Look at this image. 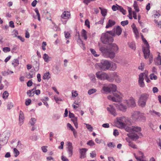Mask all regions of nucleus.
Listing matches in <instances>:
<instances>
[{
    "mask_svg": "<svg viewBox=\"0 0 161 161\" xmlns=\"http://www.w3.org/2000/svg\"><path fill=\"white\" fill-rule=\"evenodd\" d=\"M113 93L114 96L111 95L108 96V98L109 100H111L113 102H119L121 100L122 97L120 93Z\"/></svg>",
    "mask_w": 161,
    "mask_h": 161,
    "instance_id": "5",
    "label": "nucleus"
},
{
    "mask_svg": "<svg viewBox=\"0 0 161 161\" xmlns=\"http://www.w3.org/2000/svg\"><path fill=\"white\" fill-rule=\"evenodd\" d=\"M113 77L114 78V80H115V81L117 83H119L121 81V79L120 77L118 75L115 73H114L113 74Z\"/></svg>",
    "mask_w": 161,
    "mask_h": 161,
    "instance_id": "20",
    "label": "nucleus"
},
{
    "mask_svg": "<svg viewBox=\"0 0 161 161\" xmlns=\"http://www.w3.org/2000/svg\"><path fill=\"white\" fill-rule=\"evenodd\" d=\"M35 11L36 13L37 16H38V20L39 21H40L41 19H40V14L39 13L38 10L37 8H36L35 9Z\"/></svg>",
    "mask_w": 161,
    "mask_h": 161,
    "instance_id": "42",
    "label": "nucleus"
},
{
    "mask_svg": "<svg viewBox=\"0 0 161 161\" xmlns=\"http://www.w3.org/2000/svg\"><path fill=\"white\" fill-rule=\"evenodd\" d=\"M50 78V74L49 72H47L44 73L42 78L43 80H48Z\"/></svg>",
    "mask_w": 161,
    "mask_h": 161,
    "instance_id": "24",
    "label": "nucleus"
},
{
    "mask_svg": "<svg viewBox=\"0 0 161 161\" xmlns=\"http://www.w3.org/2000/svg\"><path fill=\"white\" fill-rule=\"evenodd\" d=\"M97 91V90L95 89L92 88L89 90L88 91V94L89 95H91L94 93H95Z\"/></svg>",
    "mask_w": 161,
    "mask_h": 161,
    "instance_id": "38",
    "label": "nucleus"
},
{
    "mask_svg": "<svg viewBox=\"0 0 161 161\" xmlns=\"http://www.w3.org/2000/svg\"><path fill=\"white\" fill-rule=\"evenodd\" d=\"M103 91L106 92H111V90H110V89L109 87V85L108 87H103Z\"/></svg>",
    "mask_w": 161,
    "mask_h": 161,
    "instance_id": "37",
    "label": "nucleus"
},
{
    "mask_svg": "<svg viewBox=\"0 0 161 161\" xmlns=\"http://www.w3.org/2000/svg\"><path fill=\"white\" fill-rule=\"evenodd\" d=\"M67 126L72 131L74 130L75 129L69 123H68L67 124Z\"/></svg>",
    "mask_w": 161,
    "mask_h": 161,
    "instance_id": "58",
    "label": "nucleus"
},
{
    "mask_svg": "<svg viewBox=\"0 0 161 161\" xmlns=\"http://www.w3.org/2000/svg\"><path fill=\"white\" fill-rule=\"evenodd\" d=\"M67 151L68 153L69 157H71L73 154V149L72 143L70 142H67Z\"/></svg>",
    "mask_w": 161,
    "mask_h": 161,
    "instance_id": "13",
    "label": "nucleus"
},
{
    "mask_svg": "<svg viewBox=\"0 0 161 161\" xmlns=\"http://www.w3.org/2000/svg\"><path fill=\"white\" fill-rule=\"evenodd\" d=\"M150 79H151V80H153V79H154V80H156L157 79V76H156V75H155L154 74H151L150 75Z\"/></svg>",
    "mask_w": 161,
    "mask_h": 161,
    "instance_id": "48",
    "label": "nucleus"
},
{
    "mask_svg": "<svg viewBox=\"0 0 161 161\" xmlns=\"http://www.w3.org/2000/svg\"><path fill=\"white\" fill-rule=\"evenodd\" d=\"M47 147L46 146H43L42 147V151L44 153H46L47 152Z\"/></svg>",
    "mask_w": 161,
    "mask_h": 161,
    "instance_id": "61",
    "label": "nucleus"
},
{
    "mask_svg": "<svg viewBox=\"0 0 161 161\" xmlns=\"http://www.w3.org/2000/svg\"><path fill=\"white\" fill-rule=\"evenodd\" d=\"M126 140L127 142L128 143V145L129 146L134 149L137 148L135 144H134L133 142L131 141L129 139L126 138Z\"/></svg>",
    "mask_w": 161,
    "mask_h": 161,
    "instance_id": "22",
    "label": "nucleus"
},
{
    "mask_svg": "<svg viewBox=\"0 0 161 161\" xmlns=\"http://www.w3.org/2000/svg\"><path fill=\"white\" fill-rule=\"evenodd\" d=\"M36 121V119L35 118H32L30 121V123L31 125H34Z\"/></svg>",
    "mask_w": 161,
    "mask_h": 161,
    "instance_id": "46",
    "label": "nucleus"
},
{
    "mask_svg": "<svg viewBox=\"0 0 161 161\" xmlns=\"http://www.w3.org/2000/svg\"><path fill=\"white\" fill-rule=\"evenodd\" d=\"M3 51L4 52H9L10 51V48L8 47H4L3 48Z\"/></svg>",
    "mask_w": 161,
    "mask_h": 161,
    "instance_id": "55",
    "label": "nucleus"
},
{
    "mask_svg": "<svg viewBox=\"0 0 161 161\" xmlns=\"http://www.w3.org/2000/svg\"><path fill=\"white\" fill-rule=\"evenodd\" d=\"M13 33L12 35L14 37H18V33L17 31L14 30L13 31Z\"/></svg>",
    "mask_w": 161,
    "mask_h": 161,
    "instance_id": "45",
    "label": "nucleus"
},
{
    "mask_svg": "<svg viewBox=\"0 0 161 161\" xmlns=\"http://www.w3.org/2000/svg\"><path fill=\"white\" fill-rule=\"evenodd\" d=\"M99 66L102 70L106 71L109 69L110 68L111 64L108 60H102Z\"/></svg>",
    "mask_w": 161,
    "mask_h": 161,
    "instance_id": "6",
    "label": "nucleus"
},
{
    "mask_svg": "<svg viewBox=\"0 0 161 161\" xmlns=\"http://www.w3.org/2000/svg\"><path fill=\"white\" fill-rule=\"evenodd\" d=\"M107 110L110 113L114 116L117 115V113L115 109L114 108L113 105H109V107L107 108Z\"/></svg>",
    "mask_w": 161,
    "mask_h": 161,
    "instance_id": "15",
    "label": "nucleus"
},
{
    "mask_svg": "<svg viewBox=\"0 0 161 161\" xmlns=\"http://www.w3.org/2000/svg\"><path fill=\"white\" fill-rule=\"evenodd\" d=\"M144 76L147 78V74H146V73H141L139 76L138 83L140 87H143L145 86V84L143 82Z\"/></svg>",
    "mask_w": 161,
    "mask_h": 161,
    "instance_id": "8",
    "label": "nucleus"
},
{
    "mask_svg": "<svg viewBox=\"0 0 161 161\" xmlns=\"http://www.w3.org/2000/svg\"><path fill=\"white\" fill-rule=\"evenodd\" d=\"M61 159L62 161H69V159L64 156H62Z\"/></svg>",
    "mask_w": 161,
    "mask_h": 161,
    "instance_id": "64",
    "label": "nucleus"
},
{
    "mask_svg": "<svg viewBox=\"0 0 161 161\" xmlns=\"http://www.w3.org/2000/svg\"><path fill=\"white\" fill-rule=\"evenodd\" d=\"M114 104L118 109L123 112H125L126 110V107L122 103H114Z\"/></svg>",
    "mask_w": 161,
    "mask_h": 161,
    "instance_id": "14",
    "label": "nucleus"
},
{
    "mask_svg": "<svg viewBox=\"0 0 161 161\" xmlns=\"http://www.w3.org/2000/svg\"><path fill=\"white\" fill-rule=\"evenodd\" d=\"M86 125V127L91 131H92L93 129V127L91 125L89 124H85Z\"/></svg>",
    "mask_w": 161,
    "mask_h": 161,
    "instance_id": "44",
    "label": "nucleus"
},
{
    "mask_svg": "<svg viewBox=\"0 0 161 161\" xmlns=\"http://www.w3.org/2000/svg\"><path fill=\"white\" fill-rule=\"evenodd\" d=\"M31 62L34 64H33L35 67V68L37 70H38L39 68V64L38 63V62L35 61L32 58L31 59Z\"/></svg>",
    "mask_w": 161,
    "mask_h": 161,
    "instance_id": "25",
    "label": "nucleus"
},
{
    "mask_svg": "<svg viewBox=\"0 0 161 161\" xmlns=\"http://www.w3.org/2000/svg\"><path fill=\"white\" fill-rule=\"evenodd\" d=\"M148 97L149 95L147 94L144 93L142 94L139 98L138 102L139 104L142 107L145 106Z\"/></svg>",
    "mask_w": 161,
    "mask_h": 161,
    "instance_id": "7",
    "label": "nucleus"
},
{
    "mask_svg": "<svg viewBox=\"0 0 161 161\" xmlns=\"http://www.w3.org/2000/svg\"><path fill=\"white\" fill-rule=\"evenodd\" d=\"M87 144L88 145H89L90 146H93V145H94L95 144H94V142L92 140H90L89 141L87 142Z\"/></svg>",
    "mask_w": 161,
    "mask_h": 161,
    "instance_id": "51",
    "label": "nucleus"
},
{
    "mask_svg": "<svg viewBox=\"0 0 161 161\" xmlns=\"http://www.w3.org/2000/svg\"><path fill=\"white\" fill-rule=\"evenodd\" d=\"M116 5H117V6L114 5H113L112 7V10L114 11H115L117 10H119V8L120 6H119L117 5V4H116Z\"/></svg>",
    "mask_w": 161,
    "mask_h": 161,
    "instance_id": "39",
    "label": "nucleus"
},
{
    "mask_svg": "<svg viewBox=\"0 0 161 161\" xmlns=\"http://www.w3.org/2000/svg\"><path fill=\"white\" fill-rule=\"evenodd\" d=\"M150 112L151 114L153 116H157L159 117L160 115V114L158 112H157L154 110H152L150 111Z\"/></svg>",
    "mask_w": 161,
    "mask_h": 161,
    "instance_id": "30",
    "label": "nucleus"
},
{
    "mask_svg": "<svg viewBox=\"0 0 161 161\" xmlns=\"http://www.w3.org/2000/svg\"><path fill=\"white\" fill-rule=\"evenodd\" d=\"M70 16L69 12L68 11H64L61 16L62 18L64 19H67L69 18Z\"/></svg>",
    "mask_w": 161,
    "mask_h": 161,
    "instance_id": "18",
    "label": "nucleus"
},
{
    "mask_svg": "<svg viewBox=\"0 0 161 161\" xmlns=\"http://www.w3.org/2000/svg\"><path fill=\"white\" fill-rule=\"evenodd\" d=\"M122 31L121 28L119 26H118L114 31H109L108 32H109L112 36H115L116 35L118 36H119L121 34Z\"/></svg>",
    "mask_w": 161,
    "mask_h": 161,
    "instance_id": "11",
    "label": "nucleus"
},
{
    "mask_svg": "<svg viewBox=\"0 0 161 161\" xmlns=\"http://www.w3.org/2000/svg\"><path fill=\"white\" fill-rule=\"evenodd\" d=\"M110 90L113 92H115L117 89L116 86L113 84H111L109 85Z\"/></svg>",
    "mask_w": 161,
    "mask_h": 161,
    "instance_id": "26",
    "label": "nucleus"
},
{
    "mask_svg": "<svg viewBox=\"0 0 161 161\" xmlns=\"http://www.w3.org/2000/svg\"><path fill=\"white\" fill-rule=\"evenodd\" d=\"M101 13L103 16L105 17L107 15V10L106 9H103L101 10Z\"/></svg>",
    "mask_w": 161,
    "mask_h": 161,
    "instance_id": "43",
    "label": "nucleus"
},
{
    "mask_svg": "<svg viewBox=\"0 0 161 161\" xmlns=\"http://www.w3.org/2000/svg\"><path fill=\"white\" fill-rule=\"evenodd\" d=\"M31 102V100L30 99H28L25 101V105L27 106L30 105Z\"/></svg>",
    "mask_w": 161,
    "mask_h": 161,
    "instance_id": "62",
    "label": "nucleus"
},
{
    "mask_svg": "<svg viewBox=\"0 0 161 161\" xmlns=\"http://www.w3.org/2000/svg\"><path fill=\"white\" fill-rule=\"evenodd\" d=\"M87 150V149L85 148H82L80 149V158H83L86 157V153Z\"/></svg>",
    "mask_w": 161,
    "mask_h": 161,
    "instance_id": "19",
    "label": "nucleus"
},
{
    "mask_svg": "<svg viewBox=\"0 0 161 161\" xmlns=\"http://www.w3.org/2000/svg\"><path fill=\"white\" fill-rule=\"evenodd\" d=\"M106 80H107L108 81L110 82H112L114 80V78L113 77V75L112 76H108L107 75V78L106 79Z\"/></svg>",
    "mask_w": 161,
    "mask_h": 161,
    "instance_id": "33",
    "label": "nucleus"
},
{
    "mask_svg": "<svg viewBox=\"0 0 161 161\" xmlns=\"http://www.w3.org/2000/svg\"><path fill=\"white\" fill-rule=\"evenodd\" d=\"M130 133L128 135V136L131 139L133 140H136L139 138V137L136 134L133 133V132Z\"/></svg>",
    "mask_w": 161,
    "mask_h": 161,
    "instance_id": "17",
    "label": "nucleus"
},
{
    "mask_svg": "<svg viewBox=\"0 0 161 161\" xmlns=\"http://www.w3.org/2000/svg\"><path fill=\"white\" fill-rule=\"evenodd\" d=\"M90 51H91L92 53L94 55V56L95 57H97L99 55L96 54V51L93 49L91 48L90 49Z\"/></svg>",
    "mask_w": 161,
    "mask_h": 161,
    "instance_id": "47",
    "label": "nucleus"
},
{
    "mask_svg": "<svg viewBox=\"0 0 161 161\" xmlns=\"http://www.w3.org/2000/svg\"><path fill=\"white\" fill-rule=\"evenodd\" d=\"M119 10L124 15H125L126 13V11L121 6H120V7H119Z\"/></svg>",
    "mask_w": 161,
    "mask_h": 161,
    "instance_id": "40",
    "label": "nucleus"
},
{
    "mask_svg": "<svg viewBox=\"0 0 161 161\" xmlns=\"http://www.w3.org/2000/svg\"><path fill=\"white\" fill-rule=\"evenodd\" d=\"M77 33L78 34V39L77 40V42L80 46H82L84 47V45L83 44L82 41L80 38V33L79 32H78Z\"/></svg>",
    "mask_w": 161,
    "mask_h": 161,
    "instance_id": "27",
    "label": "nucleus"
},
{
    "mask_svg": "<svg viewBox=\"0 0 161 161\" xmlns=\"http://www.w3.org/2000/svg\"><path fill=\"white\" fill-rule=\"evenodd\" d=\"M96 75L97 78L101 80H106L107 77V74L106 73L100 71L97 72Z\"/></svg>",
    "mask_w": 161,
    "mask_h": 161,
    "instance_id": "12",
    "label": "nucleus"
},
{
    "mask_svg": "<svg viewBox=\"0 0 161 161\" xmlns=\"http://www.w3.org/2000/svg\"><path fill=\"white\" fill-rule=\"evenodd\" d=\"M107 31L106 33H103L101 36V40L102 42L105 44H109L114 41L113 36L109 32Z\"/></svg>",
    "mask_w": 161,
    "mask_h": 161,
    "instance_id": "2",
    "label": "nucleus"
},
{
    "mask_svg": "<svg viewBox=\"0 0 161 161\" xmlns=\"http://www.w3.org/2000/svg\"><path fill=\"white\" fill-rule=\"evenodd\" d=\"M111 70H114L117 68L116 64L115 63H112L111 64Z\"/></svg>",
    "mask_w": 161,
    "mask_h": 161,
    "instance_id": "35",
    "label": "nucleus"
},
{
    "mask_svg": "<svg viewBox=\"0 0 161 161\" xmlns=\"http://www.w3.org/2000/svg\"><path fill=\"white\" fill-rule=\"evenodd\" d=\"M82 36L84 37V39L86 40L87 39V36L86 35V30L82 29L81 31Z\"/></svg>",
    "mask_w": 161,
    "mask_h": 161,
    "instance_id": "28",
    "label": "nucleus"
},
{
    "mask_svg": "<svg viewBox=\"0 0 161 161\" xmlns=\"http://www.w3.org/2000/svg\"><path fill=\"white\" fill-rule=\"evenodd\" d=\"M32 84V82L31 80H29L27 83V85L28 86H31Z\"/></svg>",
    "mask_w": 161,
    "mask_h": 161,
    "instance_id": "63",
    "label": "nucleus"
},
{
    "mask_svg": "<svg viewBox=\"0 0 161 161\" xmlns=\"http://www.w3.org/2000/svg\"><path fill=\"white\" fill-rule=\"evenodd\" d=\"M14 152L15 157H17L19 154V152L16 148L14 149Z\"/></svg>",
    "mask_w": 161,
    "mask_h": 161,
    "instance_id": "41",
    "label": "nucleus"
},
{
    "mask_svg": "<svg viewBox=\"0 0 161 161\" xmlns=\"http://www.w3.org/2000/svg\"><path fill=\"white\" fill-rule=\"evenodd\" d=\"M12 64L14 65V67L17 66L19 64V60L17 59H14Z\"/></svg>",
    "mask_w": 161,
    "mask_h": 161,
    "instance_id": "36",
    "label": "nucleus"
},
{
    "mask_svg": "<svg viewBox=\"0 0 161 161\" xmlns=\"http://www.w3.org/2000/svg\"><path fill=\"white\" fill-rule=\"evenodd\" d=\"M90 154L91 157L92 158L96 157V153L94 151H93L92 153H90Z\"/></svg>",
    "mask_w": 161,
    "mask_h": 161,
    "instance_id": "59",
    "label": "nucleus"
},
{
    "mask_svg": "<svg viewBox=\"0 0 161 161\" xmlns=\"http://www.w3.org/2000/svg\"><path fill=\"white\" fill-rule=\"evenodd\" d=\"M113 134L114 136H118L119 134V133L118 130L116 129L114 130L113 132Z\"/></svg>",
    "mask_w": 161,
    "mask_h": 161,
    "instance_id": "60",
    "label": "nucleus"
},
{
    "mask_svg": "<svg viewBox=\"0 0 161 161\" xmlns=\"http://www.w3.org/2000/svg\"><path fill=\"white\" fill-rule=\"evenodd\" d=\"M85 25L86 26L89 28H90V22L88 19H86L85 20Z\"/></svg>",
    "mask_w": 161,
    "mask_h": 161,
    "instance_id": "56",
    "label": "nucleus"
},
{
    "mask_svg": "<svg viewBox=\"0 0 161 161\" xmlns=\"http://www.w3.org/2000/svg\"><path fill=\"white\" fill-rule=\"evenodd\" d=\"M109 45V48L108 49L104 46H101L100 43H99V49L105 57L113 58L115 57V53L118 51L119 48L115 43H111Z\"/></svg>",
    "mask_w": 161,
    "mask_h": 161,
    "instance_id": "1",
    "label": "nucleus"
},
{
    "mask_svg": "<svg viewBox=\"0 0 161 161\" xmlns=\"http://www.w3.org/2000/svg\"><path fill=\"white\" fill-rule=\"evenodd\" d=\"M126 103L128 106L131 107H134L136 106L135 100L133 98H131L127 100Z\"/></svg>",
    "mask_w": 161,
    "mask_h": 161,
    "instance_id": "16",
    "label": "nucleus"
},
{
    "mask_svg": "<svg viewBox=\"0 0 161 161\" xmlns=\"http://www.w3.org/2000/svg\"><path fill=\"white\" fill-rule=\"evenodd\" d=\"M115 24V22L114 21L111 19H109L108 22L106 26V28H108L111 27Z\"/></svg>",
    "mask_w": 161,
    "mask_h": 161,
    "instance_id": "21",
    "label": "nucleus"
},
{
    "mask_svg": "<svg viewBox=\"0 0 161 161\" xmlns=\"http://www.w3.org/2000/svg\"><path fill=\"white\" fill-rule=\"evenodd\" d=\"M43 58L44 61L47 62H48L49 61V59L51 58H49L48 55L46 53H45L44 54Z\"/></svg>",
    "mask_w": 161,
    "mask_h": 161,
    "instance_id": "31",
    "label": "nucleus"
},
{
    "mask_svg": "<svg viewBox=\"0 0 161 161\" xmlns=\"http://www.w3.org/2000/svg\"><path fill=\"white\" fill-rule=\"evenodd\" d=\"M132 119L136 121H144L146 120L145 117L143 114L138 111H135L131 113Z\"/></svg>",
    "mask_w": 161,
    "mask_h": 161,
    "instance_id": "3",
    "label": "nucleus"
},
{
    "mask_svg": "<svg viewBox=\"0 0 161 161\" xmlns=\"http://www.w3.org/2000/svg\"><path fill=\"white\" fill-rule=\"evenodd\" d=\"M8 94L7 91H5L3 94V97L4 99H6L8 96Z\"/></svg>",
    "mask_w": 161,
    "mask_h": 161,
    "instance_id": "49",
    "label": "nucleus"
},
{
    "mask_svg": "<svg viewBox=\"0 0 161 161\" xmlns=\"http://www.w3.org/2000/svg\"><path fill=\"white\" fill-rule=\"evenodd\" d=\"M47 45L46 42H43L42 44V48L43 50L45 51L46 50V46Z\"/></svg>",
    "mask_w": 161,
    "mask_h": 161,
    "instance_id": "54",
    "label": "nucleus"
},
{
    "mask_svg": "<svg viewBox=\"0 0 161 161\" xmlns=\"http://www.w3.org/2000/svg\"><path fill=\"white\" fill-rule=\"evenodd\" d=\"M24 119V115L23 112L20 111L19 112V123L22 124L23 121Z\"/></svg>",
    "mask_w": 161,
    "mask_h": 161,
    "instance_id": "23",
    "label": "nucleus"
},
{
    "mask_svg": "<svg viewBox=\"0 0 161 161\" xmlns=\"http://www.w3.org/2000/svg\"><path fill=\"white\" fill-rule=\"evenodd\" d=\"M125 130L129 132H138L141 131V128L137 126H132L126 128Z\"/></svg>",
    "mask_w": 161,
    "mask_h": 161,
    "instance_id": "9",
    "label": "nucleus"
},
{
    "mask_svg": "<svg viewBox=\"0 0 161 161\" xmlns=\"http://www.w3.org/2000/svg\"><path fill=\"white\" fill-rule=\"evenodd\" d=\"M65 36L66 38H68L70 37V34L68 32H64Z\"/></svg>",
    "mask_w": 161,
    "mask_h": 161,
    "instance_id": "57",
    "label": "nucleus"
},
{
    "mask_svg": "<svg viewBox=\"0 0 161 161\" xmlns=\"http://www.w3.org/2000/svg\"><path fill=\"white\" fill-rule=\"evenodd\" d=\"M132 27L133 29V30L134 31V33H135L136 36V37H138L139 36V33L138 31V30L137 28L134 26V27H133V25L132 26Z\"/></svg>",
    "mask_w": 161,
    "mask_h": 161,
    "instance_id": "32",
    "label": "nucleus"
},
{
    "mask_svg": "<svg viewBox=\"0 0 161 161\" xmlns=\"http://www.w3.org/2000/svg\"><path fill=\"white\" fill-rule=\"evenodd\" d=\"M133 6L134 9L136 11V12H138L139 11V9L138 7L136 1H134Z\"/></svg>",
    "mask_w": 161,
    "mask_h": 161,
    "instance_id": "29",
    "label": "nucleus"
},
{
    "mask_svg": "<svg viewBox=\"0 0 161 161\" xmlns=\"http://www.w3.org/2000/svg\"><path fill=\"white\" fill-rule=\"evenodd\" d=\"M128 21L127 20L121 21V24L123 26H125V25H128Z\"/></svg>",
    "mask_w": 161,
    "mask_h": 161,
    "instance_id": "50",
    "label": "nucleus"
},
{
    "mask_svg": "<svg viewBox=\"0 0 161 161\" xmlns=\"http://www.w3.org/2000/svg\"><path fill=\"white\" fill-rule=\"evenodd\" d=\"M156 64L158 65H161V58H157V61L156 63Z\"/></svg>",
    "mask_w": 161,
    "mask_h": 161,
    "instance_id": "53",
    "label": "nucleus"
},
{
    "mask_svg": "<svg viewBox=\"0 0 161 161\" xmlns=\"http://www.w3.org/2000/svg\"><path fill=\"white\" fill-rule=\"evenodd\" d=\"M125 118L123 117L117 119V124L118 127L120 128H124L126 127V125L124 122Z\"/></svg>",
    "mask_w": 161,
    "mask_h": 161,
    "instance_id": "10",
    "label": "nucleus"
},
{
    "mask_svg": "<svg viewBox=\"0 0 161 161\" xmlns=\"http://www.w3.org/2000/svg\"><path fill=\"white\" fill-rule=\"evenodd\" d=\"M95 0H83V3L86 5H88L90 2L93 1Z\"/></svg>",
    "mask_w": 161,
    "mask_h": 161,
    "instance_id": "52",
    "label": "nucleus"
},
{
    "mask_svg": "<svg viewBox=\"0 0 161 161\" xmlns=\"http://www.w3.org/2000/svg\"><path fill=\"white\" fill-rule=\"evenodd\" d=\"M129 47L132 49L135 50L136 49L135 45L134 42H130L129 44Z\"/></svg>",
    "mask_w": 161,
    "mask_h": 161,
    "instance_id": "34",
    "label": "nucleus"
},
{
    "mask_svg": "<svg viewBox=\"0 0 161 161\" xmlns=\"http://www.w3.org/2000/svg\"><path fill=\"white\" fill-rule=\"evenodd\" d=\"M142 38L143 42L146 45V47H144L143 48V51L144 54V58L146 59L148 58L149 56V46L147 41L145 39L143 38V36L142 35Z\"/></svg>",
    "mask_w": 161,
    "mask_h": 161,
    "instance_id": "4",
    "label": "nucleus"
}]
</instances>
